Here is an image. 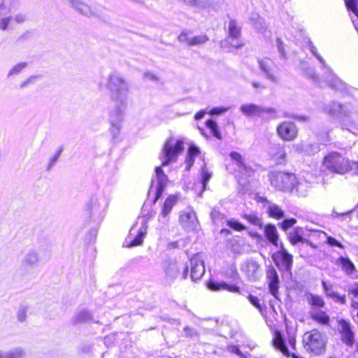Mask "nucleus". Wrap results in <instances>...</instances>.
I'll return each instance as SVG.
<instances>
[{"instance_id":"ea45409f","label":"nucleus","mask_w":358,"mask_h":358,"mask_svg":"<svg viewBox=\"0 0 358 358\" xmlns=\"http://www.w3.org/2000/svg\"><path fill=\"white\" fill-rule=\"evenodd\" d=\"M300 229H295L294 232L290 234L289 240L292 245H295L299 243H304L305 238L300 234Z\"/></svg>"},{"instance_id":"49530a36","label":"nucleus","mask_w":358,"mask_h":358,"mask_svg":"<svg viewBox=\"0 0 358 358\" xmlns=\"http://www.w3.org/2000/svg\"><path fill=\"white\" fill-rule=\"evenodd\" d=\"M243 217L250 224L262 227V223L261 219L255 214H243Z\"/></svg>"},{"instance_id":"69168bd1","label":"nucleus","mask_w":358,"mask_h":358,"mask_svg":"<svg viewBox=\"0 0 358 358\" xmlns=\"http://www.w3.org/2000/svg\"><path fill=\"white\" fill-rule=\"evenodd\" d=\"M327 243L331 246H336L341 248H343V245L339 241H338L336 238L331 236L327 237Z\"/></svg>"},{"instance_id":"338daca9","label":"nucleus","mask_w":358,"mask_h":358,"mask_svg":"<svg viewBox=\"0 0 358 358\" xmlns=\"http://www.w3.org/2000/svg\"><path fill=\"white\" fill-rule=\"evenodd\" d=\"M305 73L314 81H317L318 80L317 76L316 75L313 68H307L305 71Z\"/></svg>"},{"instance_id":"2f4dec72","label":"nucleus","mask_w":358,"mask_h":358,"mask_svg":"<svg viewBox=\"0 0 358 358\" xmlns=\"http://www.w3.org/2000/svg\"><path fill=\"white\" fill-rule=\"evenodd\" d=\"M259 264L253 259H248L245 262L243 265V270L248 274L249 277H252L259 269Z\"/></svg>"},{"instance_id":"ddd939ff","label":"nucleus","mask_w":358,"mask_h":358,"mask_svg":"<svg viewBox=\"0 0 358 358\" xmlns=\"http://www.w3.org/2000/svg\"><path fill=\"white\" fill-rule=\"evenodd\" d=\"M225 41L235 49L240 48L244 45L241 38V27L236 20L231 19L229 22Z\"/></svg>"},{"instance_id":"f704fd0d","label":"nucleus","mask_w":358,"mask_h":358,"mask_svg":"<svg viewBox=\"0 0 358 358\" xmlns=\"http://www.w3.org/2000/svg\"><path fill=\"white\" fill-rule=\"evenodd\" d=\"M14 24L13 15L10 14L0 16V30L5 31L12 29Z\"/></svg>"},{"instance_id":"680f3d73","label":"nucleus","mask_w":358,"mask_h":358,"mask_svg":"<svg viewBox=\"0 0 358 358\" xmlns=\"http://www.w3.org/2000/svg\"><path fill=\"white\" fill-rule=\"evenodd\" d=\"M38 78H39L38 76H32L29 77L26 80H24L20 84V88L23 89L31 84H34Z\"/></svg>"},{"instance_id":"6e6552de","label":"nucleus","mask_w":358,"mask_h":358,"mask_svg":"<svg viewBox=\"0 0 358 358\" xmlns=\"http://www.w3.org/2000/svg\"><path fill=\"white\" fill-rule=\"evenodd\" d=\"M183 150V141L178 140L176 143L171 138L166 141L163 148L162 166H167L170 162H175L179 153Z\"/></svg>"},{"instance_id":"f03ea898","label":"nucleus","mask_w":358,"mask_h":358,"mask_svg":"<svg viewBox=\"0 0 358 358\" xmlns=\"http://www.w3.org/2000/svg\"><path fill=\"white\" fill-rule=\"evenodd\" d=\"M322 111L334 119H338L341 123L342 129L348 128V126L356 125L354 113L352 106L349 104H343L338 101H331L324 105Z\"/></svg>"},{"instance_id":"3c124183","label":"nucleus","mask_w":358,"mask_h":358,"mask_svg":"<svg viewBox=\"0 0 358 358\" xmlns=\"http://www.w3.org/2000/svg\"><path fill=\"white\" fill-rule=\"evenodd\" d=\"M296 223V220L294 218L285 219L282 222L278 223V226L283 230L287 231Z\"/></svg>"},{"instance_id":"79ce46f5","label":"nucleus","mask_w":358,"mask_h":358,"mask_svg":"<svg viewBox=\"0 0 358 358\" xmlns=\"http://www.w3.org/2000/svg\"><path fill=\"white\" fill-rule=\"evenodd\" d=\"M308 185L306 182L298 181L295 182L294 190L295 192L301 196H304L308 192Z\"/></svg>"},{"instance_id":"5701e85b","label":"nucleus","mask_w":358,"mask_h":358,"mask_svg":"<svg viewBox=\"0 0 358 358\" xmlns=\"http://www.w3.org/2000/svg\"><path fill=\"white\" fill-rule=\"evenodd\" d=\"M40 262L39 254L36 250H28L22 257V265L25 268H33L38 265Z\"/></svg>"},{"instance_id":"9b49d317","label":"nucleus","mask_w":358,"mask_h":358,"mask_svg":"<svg viewBox=\"0 0 358 358\" xmlns=\"http://www.w3.org/2000/svg\"><path fill=\"white\" fill-rule=\"evenodd\" d=\"M155 180H152L149 194H150L152 192H154V194H155L154 203H156L157 201L162 196L163 192H164L167 183L169 182V179L167 176L163 171L161 166L155 168Z\"/></svg>"},{"instance_id":"72a5a7b5","label":"nucleus","mask_w":358,"mask_h":358,"mask_svg":"<svg viewBox=\"0 0 358 358\" xmlns=\"http://www.w3.org/2000/svg\"><path fill=\"white\" fill-rule=\"evenodd\" d=\"M178 200V199L176 195H170L166 198L162 210L164 215H169L171 213L173 207L176 204Z\"/></svg>"},{"instance_id":"de8ad7c7","label":"nucleus","mask_w":358,"mask_h":358,"mask_svg":"<svg viewBox=\"0 0 358 358\" xmlns=\"http://www.w3.org/2000/svg\"><path fill=\"white\" fill-rule=\"evenodd\" d=\"M192 33L190 31H182L178 37V40L180 43H186L188 45L191 44L192 38Z\"/></svg>"},{"instance_id":"7ed1b4c3","label":"nucleus","mask_w":358,"mask_h":358,"mask_svg":"<svg viewBox=\"0 0 358 358\" xmlns=\"http://www.w3.org/2000/svg\"><path fill=\"white\" fill-rule=\"evenodd\" d=\"M323 166L331 173L343 175L352 171V162L337 152H332L324 157Z\"/></svg>"},{"instance_id":"8fccbe9b","label":"nucleus","mask_w":358,"mask_h":358,"mask_svg":"<svg viewBox=\"0 0 358 358\" xmlns=\"http://www.w3.org/2000/svg\"><path fill=\"white\" fill-rule=\"evenodd\" d=\"M28 306L26 305H21L17 311V318L19 322H23L27 317V312Z\"/></svg>"},{"instance_id":"1a4fd4ad","label":"nucleus","mask_w":358,"mask_h":358,"mask_svg":"<svg viewBox=\"0 0 358 358\" xmlns=\"http://www.w3.org/2000/svg\"><path fill=\"white\" fill-rule=\"evenodd\" d=\"M182 269V278L186 279L188 275V266L180 264L176 261H170L165 262L164 265V271L165 273V280L168 283H172L179 275L180 271Z\"/></svg>"},{"instance_id":"423d86ee","label":"nucleus","mask_w":358,"mask_h":358,"mask_svg":"<svg viewBox=\"0 0 358 358\" xmlns=\"http://www.w3.org/2000/svg\"><path fill=\"white\" fill-rule=\"evenodd\" d=\"M270 180L271 185L276 189L283 192H293L296 178L292 173L273 172L270 175Z\"/></svg>"},{"instance_id":"aec40b11","label":"nucleus","mask_w":358,"mask_h":358,"mask_svg":"<svg viewBox=\"0 0 358 358\" xmlns=\"http://www.w3.org/2000/svg\"><path fill=\"white\" fill-rule=\"evenodd\" d=\"M266 278L268 280V288L271 294L278 299L279 289V277L273 266H270L266 271Z\"/></svg>"},{"instance_id":"052dcab7","label":"nucleus","mask_w":358,"mask_h":358,"mask_svg":"<svg viewBox=\"0 0 358 358\" xmlns=\"http://www.w3.org/2000/svg\"><path fill=\"white\" fill-rule=\"evenodd\" d=\"M14 23L21 24L27 20V15L25 13H19L13 16Z\"/></svg>"},{"instance_id":"a878e982","label":"nucleus","mask_w":358,"mask_h":358,"mask_svg":"<svg viewBox=\"0 0 358 358\" xmlns=\"http://www.w3.org/2000/svg\"><path fill=\"white\" fill-rule=\"evenodd\" d=\"M20 6L18 0H0V16L11 14Z\"/></svg>"},{"instance_id":"473e14b6","label":"nucleus","mask_w":358,"mask_h":358,"mask_svg":"<svg viewBox=\"0 0 358 358\" xmlns=\"http://www.w3.org/2000/svg\"><path fill=\"white\" fill-rule=\"evenodd\" d=\"M338 262L341 265L342 268L345 272L350 275L355 271V266L349 258L341 257L338 259Z\"/></svg>"},{"instance_id":"393cba45","label":"nucleus","mask_w":358,"mask_h":358,"mask_svg":"<svg viewBox=\"0 0 358 358\" xmlns=\"http://www.w3.org/2000/svg\"><path fill=\"white\" fill-rule=\"evenodd\" d=\"M70 5L81 15L90 17L94 15L91 7L80 0H69Z\"/></svg>"},{"instance_id":"c85d7f7f","label":"nucleus","mask_w":358,"mask_h":358,"mask_svg":"<svg viewBox=\"0 0 358 358\" xmlns=\"http://www.w3.org/2000/svg\"><path fill=\"white\" fill-rule=\"evenodd\" d=\"M264 234L268 241L276 248H278V233L277 229L273 224H268L264 227Z\"/></svg>"},{"instance_id":"4468645a","label":"nucleus","mask_w":358,"mask_h":358,"mask_svg":"<svg viewBox=\"0 0 358 358\" xmlns=\"http://www.w3.org/2000/svg\"><path fill=\"white\" fill-rule=\"evenodd\" d=\"M259 67L264 76L273 83H278L280 80L278 72L275 69L274 62L268 57L258 59Z\"/></svg>"},{"instance_id":"c756f323","label":"nucleus","mask_w":358,"mask_h":358,"mask_svg":"<svg viewBox=\"0 0 358 358\" xmlns=\"http://www.w3.org/2000/svg\"><path fill=\"white\" fill-rule=\"evenodd\" d=\"M270 154L278 164L284 163L286 157V152L282 147L278 145H273L272 148H271Z\"/></svg>"},{"instance_id":"9d476101","label":"nucleus","mask_w":358,"mask_h":358,"mask_svg":"<svg viewBox=\"0 0 358 358\" xmlns=\"http://www.w3.org/2000/svg\"><path fill=\"white\" fill-rule=\"evenodd\" d=\"M227 275L236 282L234 285H229L223 281L218 282L216 280H210L208 282V289L215 292L227 290L229 292L238 293L240 291V287L237 285L238 282L236 280L239 279V275L237 271L235 268L231 267L229 270V273H227Z\"/></svg>"},{"instance_id":"f8f14e48","label":"nucleus","mask_w":358,"mask_h":358,"mask_svg":"<svg viewBox=\"0 0 358 358\" xmlns=\"http://www.w3.org/2000/svg\"><path fill=\"white\" fill-rule=\"evenodd\" d=\"M128 102L122 104L115 103V106L109 112V121L111 124V131L114 135L119 133L122 123L124 120V113L126 110Z\"/></svg>"},{"instance_id":"cd10ccee","label":"nucleus","mask_w":358,"mask_h":358,"mask_svg":"<svg viewBox=\"0 0 358 358\" xmlns=\"http://www.w3.org/2000/svg\"><path fill=\"white\" fill-rule=\"evenodd\" d=\"M322 286L324 289V293L327 296L333 298L336 301H338L342 304H345L346 302L345 296L340 295L338 292H334L333 289L332 285L328 284L326 281H322Z\"/></svg>"},{"instance_id":"09e8293b","label":"nucleus","mask_w":358,"mask_h":358,"mask_svg":"<svg viewBox=\"0 0 358 358\" xmlns=\"http://www.w3.org/2000/svg\"><path fill=\"white\" fill-rule=\"evenodd\" d=\"M212 176V173L209 172L206 166H204L201 171V183L203 189H206L207 183L208 180L210 179Z\"/></svg>"},{"instance_id":"a18cd8bd","label":"nucleus","mask_w":358,"mask_h":358,"mask_svg":"<svg viewBox=\"0 0 358 358\" xmlns=\"http://www.w3.org/2000/svg\"><path fill=\"white\" fill-rule=\"evenodd\" d=\"M209 40L206 34H201L192 36L191 39V46L201 45L206 43Z\"/></svg>"},{"instance_id":"20e7f679","label":"nucleus","mask_w":358,"mask_h":358,"mask_svg":"<svg viewBox=\"0 0 358 358\" xmlns=\"http://www.w3.org/2000/svg\"><path fill=\"white\" fill-rule=\"evenodd\" d=\"M303 345L306 352L320 355L325 351L326 340L317 329H313L303 334Z\"/></svg>"},{"instance_id":"39448f33","label":"nucleus","mask_w":358,"mask_h":358,"mask_svg":"<svg viewBox=\"0 0 358 358\" xmlns=\"http://www.w3.org/2000/svg\"><path fill=\"white\" fill-rule=\"evenodd\" d=\"M305 40L307 46L311 53L320 61L322 66V69L327 73L326 81L328 85L333 89L338 91H344L346 89V85L340 80L335 74H334L331 68L327 64L325 60L318 54L316 47L314 45L310 38Z\"/></svg>"},{"instance_id":"5fc2aeb1","label":"nucleus","mask_w":358,"mask_h":358,"mask_svg":"<svg viewBox=\"0 0 358 358\" xmlns=\"http://www.w3.org/2000/svg\"><path fill=\"white\" fill-rule=\"evenodd\" d=\"M210 217L213 222L215 224H217L219 222L222 221L224 219V215L221 213L216 208H213L210 213Z\"/></svg>"},{"instance_id":"bb28decb","label":"nucleus","mask_w":358,"mask_h":358,"mask_svg":"<svg viewBox=\"0 0 358 358\" xmlns=\"http://www.w3.org/2000/svg\"><path fill=\"white\" fill-rule=\"evenodd\" d=\"M136 235L134 238L128 245L129 247L140 245L143 242V238L147 234V222L143 218L141 222V227L136 230Z\"/></svg>"},{"instance_id":"f257e3e1","label":"nucleus","mask_w":358,"mask_h":358,"mask_svg":"<svg viewBox=\"0 0 358 358\" xmlns=\"http://www.w3.org/2000/svg\"><path fill=\"white\" fill-rule=\"evenodd\" d=\"M106 80L105 87L109 91L111 100L122 104L128 102L129 85L126 79L120 73L113 72Z\"/></svg>"},{"instance_id":"f3484780","label":"nucleus","mask_w":358,"mask_h":358,"mask_svg":"<svg viewBox=\"0 0 358 358\" xmlns=\"http://www.w3.org/2000/svg\"><path fill=\"white\" fill-rule=\"evenodd\" d=\"M179 222L186 230H194L198 225V220L195 212L192 209L182 211L180 214Z\"/></svg>"},{"instance_id":"603ef678","label":"nucleus","mask_w":358,"mask_h":358,"mask_svg":"<svg viewBox=\"0 0 358 358\" xmlns=\"http://www.w3.org/2000/svg\"><path fill=\"white\" fill-rule=\"evenodd\" d=\"M227 226L236 231H243L245 229V226L235 220H227Z\"/></svg>"},{"instance_id":"a19ab883","label":"nucleus","mask_w":358,"mask_h":358,"mask_svg":"<svg viewBox=\"0 0 358 358\" xmlns=\"http://www.w3.org/2000/svg\"><path fill=\"white\" fill-rule=\"evenodd\" d=\"M308 301L312 306L318 308H322L325 304L321 296L313 294H310L308 296Z\"/></svg>"},{"instance_id":"412c9836","label":"nucleus","mask_w":358,"mask_h":358,"mask_svg":"<svg viewBox=\"0 0 358 358\" xmlns=\"http://www.w3.org/2000/svg\"><path fill=\"white\" fill-rule=\"evenodd\" d=\"M229 156L235 162L239 173L246 177H250L253 174V169L245 162V160L238 152H231Z\"/></svg>"},{"instance_id":"0eeeda50","label":"nucleus","mask_w":358,"mask_h":358,"mask_svg":"<svg viewBox=\"0 0 358 358\" xmlns=\"http://www.w3.org/2000/svg\"><path fill=\"white\" fill-rule=\"evenodd\" d=\"M279 250L271 256L275 266L282 272L290 273L293 264V257L285 248L284 244L280 242L278 248Z\"/></svg>"},{"instance_id":"13d9d810","label":"nucleus","mask_w":358,"mask_h":358,"mask_svg":"<svg viewBox=\"0 0 358 358\" xmlns=\"http://www.w3.org/2000/svg\"><path fill=\"white\" fill-rule=\"evenodd\" d=\"M348 9L352 10L358 17V0L346 1Z\"/></svg>"},{"instance_id":"a211bd4d","label":"nucleus","mask_w":358,"mask_h":358,"mask_svg":"<svg viewBox=\"0 0 358 358\" xmlns=\"http://www.w3.org/2000/svg\"><path fill=\"white\" fill-rule=\"evenodd\" d=\"M341 341L347 346L352 347L355 343V333L352 331L350 323L345 320L338 322Z\"/></svg>"},{"instance_id":"c9c22d12","label":"nucleus","mask_w":358,"mask_h":358,"mask_svg":"<svg viewBox=\"0 0 358 358\" xmlns=\"http://www.w3.org/2000/svg\"><path fill=\"white\" fill-rule=\"evenodd\" d=\"M92 315L91 313L87 310H82L78 312L73 317L74 323L86 322L91 320Z\"/></svg>"},{"instance_id":"2eb2a0df","label":"nucleus","mask_w":358,"mask_h":358,"mask_svg":"<svg viewBox=\"0 0 358 358\" xmlns=\"http://www.w3.org/2000/svg\"><path fill=\"white\" fill-rule=\"evenodd\" d=\"M190 277L193 281L199 280L205 273V266L202 255L195 254L189 260Z\"/></svg>"},{"instance_id":"7c9ffc66","label":"nucleus","mask_w":358,"mask_h":358,"mask_svg":"<svg viewBox=\"0 0 358 358\" xmlns=\"http://www.w3.org/2000/svg\"><path fill=\"white\" fill-rule=\"evenodd\" d=\"M199 148L195 145H191L189 148L187 156L185 159V170L189 171L191 167L193 166L194 162V157H196L199 154Z\"/></svg>"},{"instance_id":"6ab92c4d","label":"nucleus","mask_w":358,"mask_h":358,"mask_svg":"<svg viewBox=\"0 0 358 358\" xmlns=\"http://www.w3.org/2000/svg\"><path fill=\"white\" fill-rule=\"evenodd\" d=\"M279 136L285 141H292L297 136L298 130L293 122H284L277 127Z\"/></svg>"},{"instance_id":"58836bf2","label":"nucleus","mask_w":358,"mask_h":358,"mask_svg":"<svg viewBox=\"0 0 358 358\" xmlns=\"http://www.w3.org/2000/svg\"><path fill=\"white\" fill-rule=\"evenodd\" d=\"M311 318L322 324H328L329 322V317L323 311L312 313Z\"/></svg>"},{"instance_id":"4c0bfd02","label":"nucleus","mask_w":358,"mask_h":358,"mask_svg":"<svg viewBox=\"0 0 358 358\" xmlns=\"http://www.w3.org/2000/svg\"><path fill=\"white\" fill-rule=\"evenodd\" d=\"M250 20L252 22V24L255 29L261 33H264L266 30L264 20L259 16L257 14H253Z\"/></svg>"},{"instance_id":"4d7b16f0","label":"nucleus","mask_w":358,"mask_h":358,"mask_svg":"<svg viewBox=\"0 0 358 358\" xmlns=\"http://www.w3.org/2000/svg\"><path fill=\"white\" fill-rule=\"evenodd\" d=\"M212 6L211 0H195L194 8H208Z\"/></svg>"},{"instance_id":"0e129e2a","label":"nucleus","mask_w":358,"mask_h":358,"mask_svg":"<svg viewBox=\"0 0 358 358\" xmlns=\"http://www.w3.org/2000/svg\"><path fill=\"white\" fill-rule=\"evenodd\" d=\"M306 143H296V144H294L293 145V148L294 149V150L299 153H304L306 154Z\"/></svg>"},{"instance_id":"864d4df0","label":"nucleus","mask_w":358,"mask_h":358,"mask_svg":"<svg viewBox=\"0 0 358 358\" xmlns=\"http://www.w3.org/2000/svg\"><path fill=\"white\" fill-rule=\"evenodd\" d=\"M63 151V148H60L57 152L50 159L48 165H47V171H50L55 164V163L59 159V157Z\"/></svg>"},{"instance_id":"b1692460","label":"nucleus","mask_w":358,"mask_h":358,"mask_svg":"<svg viewBox=\"0 0 358 358\" xmlns=\"http://www.w3.org/2000/svg\"><path fill=\"white\" fill-rule=\"evenodd\" d=\"M109 203V199L103 192L94 194L91 199V208L94 210H105Z\"/></svg>"},{"instance_id":"e433bc0d","label":"nucleus","mask_w":358,"mask_h":358,"mask_svg":"<svg viewBox=\"0 0 358 358\" xmlns=\"http://www.w3.org/2000/svg\"><path fill=\"white\" fill-rule=\"evenodd\" d=\"M25 352L20 348H13L9 351H3V358H24Z\"/></svg>"},{"instance_id":"37998d69","label":"nucleus","mask_w":358,"mask_h":358,"mask_svg":"<svg viewBox=\"0 0 358 358\" xmlns=\"http://www.w3.org/2000/svg\"><path fill=\"white\" fill-rule=\"evenodd\" d=\"M206 125L208 129H210L213 135L215 138H217V139L222 138L221 133L220 132V131L218 129V126L215 121H214L213 120H209L206 121Z\"/></svg>"},{"instance_id":"dca6fc26","label":"nucleus","mask_w":358,"mask_h":358,"mask_svg":"<svg viewBox=\"0 0 358 358\" xmlns=\"http://www.w3.org/2000/svg\"><path fill=\"white\" fill-rule=\"evenodd\" d=\"M240 110L246 116L260 117L264 113L273 114L275 110L271 107H263L254 103L243 104L240 107Z\"/></svg>"},{"instance_id":"c03bdc74","label":"nucleus","mask_w":358,"mask_h":358,"mask_svg":"<svg viewBox=\"0 0 358 358\" xmlns=\"http://www.w3.org/2000/svg\"><path fill=\"white\" fill-rule=\"evenodd\" d=\"M27 66V62H20L15 64L8 71V78L19 74Z\"/></svg>"},{"instance_id":"6e6d98bb","label":"nucleus","mask_w":358,"mask_h":358,"mask_svg":"<svg viewBox=\"0 0 358 358\" xmlns=\"http://www.w3.org/2000/svg\"><path fill=\"white\" fill-rule=\"evenodd\" d=\"M320 151V145L317 143L307 144L306 147V155H315Z\"/></svg>"},{"instance_id":"4be33fe9","label":"nucleus","mask_w":358,"mask_h":358,"mask_svg":"<svg viewBox=\"0 0 358 358\" xmlns=\"http://www.w3.org/2000/svg\"><path fill=\"white\" fill-rule=\"evenodd\" d=\"M259 201L265 202L267 213L270 217L281 220L285 217L284 210L277 204L267 200L266 198L259 197Z\"/></svg>"},{"instance_id":"774afa93","label":"nucleus","mask_w":358,"mask_h":358,"mask_svg":"<svg viewBox=\"0 0 358 358\" xmlns=\"http://www.w3.org/2000/svg\"><path fill=\"white\" fill-rule=\"evenodd\" d=\"M276 43H277V48H278L279 53L280 54L282 57H285V50L283 48V44H282V41L280 38H277Z\"/></svg>"},{"instance_id":"bf43d9fd","label":"nucleus","mask_w":358,"mask_h":358,"mask_svg":"<svg viewBox=\"0 0 358 358\" xmlns=\"http://www.w3.org/2000/svg\"><path fill=\"white\" fill-rule=\"evenodd\" d=\"M248 299L249 301L259 310V312H261V313L263 312L262 306H261V304L259 303V299L256 296H254L252 294H249L248 296Z\"/></svg>"},{"instance_id":"e2e57ef3","label":"nucleus","mask_w":358,"mask_h":358,"mask_svg":"<svg viewBox=\"0 0 358 358\" xmlns=\"http://www.w3.org/2000/svg\"><path fill=\"white\" fill-rule=\"evenodd\" d=\"M228 109H229V108H227V107H215L209 111V113L211 115H221V114L227 112L228 110Z\"/></svg>"}]
</instances>
